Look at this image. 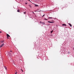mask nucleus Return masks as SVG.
Here are the masks:
<instances>
[{
    "mask_svg": "<svg viewBox=\"0 0 74 74\" xmlns=\"http://www.w3.org/2000/svg\"><path fill=\"white\" fill-rule=\"evenodd\" d=\"M12 61L13 65H15L16 64H15V62H14V60H12Z\"/></svg>",
    "mask_w": 74,
    "mask_h": 74,
    "instance_id": "1",
    "label": "nucleus"
},
{
    "mask_svg": "<svg viewBox=\"0 0 74 74\" xmlns=\"http://www.w3.org/2000/svg\"><path fill=\"white\" fill-rule=\"evenodd\" d=\"M35 5V7H39V6H38V5H37L36 4H35V3H33Z\"/></svg>",
    "mask_w": 74,
    "mask_h": 74,
    "instance_id": "2",
    "label": "nucleus"
},
{
    "mask_svg": "<svg viewBox=\"0 0 74 74\" xmlns=\"http://www.w3.org/2000/svg\"><path fill=\"white\" fill-rule=\"evenodd\" d=\"M8 54L9 55H10L11 56L12 55V54L10 53V52H8Z\"/></svg>",
    "mask_w": 74,
    "mask_h": 74,
    "instance_id": "3",
    "label": "nucleus"
},
{
    "mask_svg": "<svg viewBox=\"0 0 74 74\" xmlns=\"http://www.w3.org/2000/svg\"><path fill=\"white\" fill-rule=\"evenodd\" d=\"M62 26H63L66 27V24H62Z\"/></svg>",
    "mask_w": 74,
    "mask_h": 74,
    "instance_id": "4",
    "label": "nucleus"
},
{
    "mask_svg": "<svg viewBox=\"0 0 74 74\" xmlns=\"http://www.w3.org/2000/svg\"><path fill=\"white\" fill-rule=\"evenodd\" d=\"M47 22H48V23H53V22H52L51 21H48Z\"/></svg>",
    "mask_w": 74,
    "mask_h": 74,
    "instance_id": "5",
    "label": "nucleus"
},
{
    "mask_svg": "<svg viewBox=\"0 0 74 74\" xmlns=\"http://www.w3.org/2000/svg\"><path fill=\"white\" fill-rule=\"evenodd\" d=\"M4 45V44H2V45H1V47H3V45Z\"/></svg>",
    "mask_w": 74,
    "mask_h": 74,
    "instance_id": "6",
    "label": "nucleus"
},
{
    "mask_svg": "<svg viewBox=\"0 0 74 74\" xmlns=\"http://www.w3.org/2000/svg\"><path fill=\"white\" fill-rule=\"evenodd\" d=\"M7 37H10V35H8V34H7Z\"/></svg>",
    "mask_w": 74,
    "mask_h": 74,
    "instance_id": "7",
    "label": "nucleus"
},
{
    "mask_svg": "<svg viewBox=\"0 0 74 74\" xmlns=\"http://www.w3.org/2000/svg\"><path fill=\"white\" fill-rule=\"evenodd\" d=\"M69 25L71 27V26H72V25H71V24L70 23H69Z\"/></svg>",
    "mask_w": 74,
    "mask_h": 74,
    "instance_id": "8",
    "label": "nucleus"
},
{
    "mask_svg": "<svg viewBox=\"0 0 74 74\" xmlns=\"http://www.w3.org/2000/svg\"><path fill=\"white\" fill-rule=\"evenodd\" d=\"M5 69L6 70H7V67L5 66H4Z\"/></svg>",
    "mask_w": 74,
    "mask_h": 74,
    "instance_id": "9",
    "label": "nucleus"
},
{
    "mask_svg": "<svg viewBox=\"0 0 74 74\" xmlns=\"http://www.w3.org/2000/svg\"><path fill=\"white\" fill-rule=\"evenodd\" d=\"M48 18V19H53V18L52 17H49Z\"/></svg>",
    "mask_w": 74,
    "mask_h": 74,
    "instance_id": "10",
    "label": "nucleus"
},
{
    "mask_svg": "<svg viewBox=\"0 0 74 74\" xmlns=\"http://www.w3.org/2000/svg\"><path fill=\"white\" fill-rule=\"evenodd\" d=\"M53 32V30H52V31H51L50 32L51 33H52V32Z\"/></svg>",
    "mask_w": 74,
    "mask_h": 74,
    "instance_id": "11",
    "label": "nucleus"
},
{
    "mask_svg": "<svg viewBox=\"0 0 74 74\" xmlns=\"http://www.w3.org/2000/svg\"><path fill=\"white\" fill-rule=\"evenodd\" d=\"M42 23L43 25H44V24H45V23H44V22Z\"/></svg>",
    "mask_w": 74,
    "mask_h": 74,
    "instance_id": "12",
    "label": "nucleus"
},
{
    "mask_svg": "<svg viewBox=\"0 0 74 74\" xmlns=\"http://www.w3.org/2000/svg\"><path fill=\"white\" fill-rule=\"evenodd\" d=\"M17 12H19V10H17Z\"/></svg>",
    "mask_w": 74,
    "mask_h": 74,
    "instance_id": "13",
    "label": "nucleus"
},
{
    "mask_svg": "<svg viewBox=\"0 0 74 74\" xmlns=\"http://www.w3.org/2000/svg\"><path fill=\"white\" fill-rule=\"evenodd\" d=\"M3 42H4V41H1V43H3Z\"/></svg>",
    "mask_w": 74,
    "mask_h": 74,
    "instance_id": "14",
    "label": "nucleus"
},
{
    "mask_svg": "<svg viewBox=\"0 0 74 74\" xmlns=\"http://www.w3.org/2000/svg\"><path fill=\"white\" fill-rule=\"evenodd\" d=\"M45 16V14H44L42 16V17H43V16Z\"/></svg>",
    "mask_w": 74,
    "mask_h": 74,
    "instance_id": "15",
    "label": "nucleus"
},
{
    "mask_svg": "<svg viewBox=\"0 0 74 74\" xmlns=\"http://www.w3.org/2000/svg\"><path fill=\"white\" fill-rule=\"evenodd\" d=\"M45 20H48V19H46V18H45Z\"/></svg>",
    "mask_w": 74,
    "mask_h": 74,
    "instance_id": "16",
    "label": "nucleus"
},
{
    "mask_svg": "<svg viewBox=\"0 0 74 74\" xmlns=\"http://www.w3.org/2000/svg\"><path fill=\"white\" fill-rule=\"evenodd\" d=\"M21 70L23 72V70L22 69H21Z\"/></svg>",
    "mask_w": 74,
    "mask_h": 74,
    "instance_id": "17",
    "label": "nucleus"
},
{
    "mask_svg": "<svg viewBox=\"0 0 74 74\" xmlns=\"http://www.w3.org/2000/svg\"><path fill=\"white\" fill-rule=\"evenodd\" d=\"M24 14H26V12H24Z\"/></svg>",
    "mask_w": 74,
    "mask_h": 74,
    "instance_id": "18",
    "label": "nucleus"
},
{
    "mask_svg": "<svg viewBox=\"0 0 74 74\" xmlns=\"http://www.w3.org/2000/svg\"><path fill=\"white\" fill-rule=\"evenodd\" d=\"M25 4H27V3H25Z\"/></svg>",
    "mask_w": 74,
    "mask_h": 74,
    "instance_id": "19",
    "label": "nucleus"
},
{
    "mask_svg": "<svg viewBox=\"0 0 74 74\" xmlns=\"http://www.w3.org/2000/svg\"><path fill=\"white\" fill-rule=\"evenodd\" d=\"M17 74V72H16L15 73V74Z\"/></svg>",
    "mask_w": 74,
    "mask_h": 74,
    "instance_id": "20",
    "label": "nucleus"
},
{
    "mask_svg": "<svg viewBox=\"0 0 74 74\" xmlns=\"http://www.w3.org/2000/svg\"><path fill=\"white\" fill-rule=\"evenodd\" d=\"M40 23H42L41 22V21H40Z\"/></svg>",
    "mask_w": 74,
    "mask_h": 74,
    "instance_id": "21",
    "label": "nucleus"
},
{
    "mask_svg": "<svg viewBox=\"0 0 74 74\" xmlns=\"http://www.w3.org/2000/svg\"><path fill=\"white\" fill-rule=\"evenodd\" d=\"M0 33H2V32H1V31H0Z\"/></svg>",
    "mask_w": 74,
    "mask_h": 74,
    "instance_id": "22",
    "label": "nucleus"
},
{
    "mask_svg": "<svg viewBox=\"0 0 74 74\" xmlns=\"http://www.w3.org/2000/svg\"><path fill=\"white\" fill-rule=\"evenodd\" d=\"M33 13V14H35L34 13V12H32Z\"/></svg>",
    "mask_w": 74,
    "mask_h": 74,
    "instance_id": "23",
    "label": "nucleus"
},
{
    "mask_svg": "<svg viewBox=\"0 0 74 74\" xmlns=\"http://www.w3.org/2000/svg\"><path fill=\"white\" fill-rule=\"evenodd\" d=\"M47 25L48 26V25Z\"/></svg>",
    "mask_w": 74,
    "mask_h": 74,
    "instance_id": "24",
    "label": "nucleus"
},
{
    "mask_svg": "<svg viewBox=\"0 0 74 74\" xmlns=\"http://www.w3.org/2000/svg\"><path fill=\"white\" fill-rule=\"evenodd\" d=\"M7 38H8V37H7Z\"/></svg>",
    "mask_w": 74,
    "mask_h": 74,
    "instance_id": "25",
    "label": "nucleus"
},
{
    "mask_svg": "<svg viewBox=\"0 0 74 74\" xmlns=\"http://www.w3.org/2000/svg\"><path fill=\"white\" fill-rule=\"evenodd\" d=\"M10 51L11 52H12V51Z\"/></svg>",
    "mask_w": 74,
    "mask_h": 74,
    "instance_id": "26",
    "label": "nucleus"
},
{
    "mask_svg": "<svg viewBox=\"0 0 74 74\" xmlns=\"http://www.w3.org/2000/svg\"><path fill=\"white\" fill-rule=\"evenodd\" d=\"M38 0L39 1H40V0Z\"/></svg>",
    "mask_w": 74,
    "mask_h": 74,
    "instance_id": "27",
    "label": "nucleus"
},
{
    "mask_svg": "<svg viewBox=\"0 0 74 74\" xmlns=\"http://www.w3.org/2000/svg\"><path fill=\"white\" fill-rule=\"evenodd\" d=\"M0 47H1V46H0Z\"/></svg>",
    "mask_w": 74,
    "mask_h": 74,
    "instance_id": "28",
    "label": "nucleus"
},
{
    "mask_svg": "<svg viewBox=\"0 0 74 74\" xmlns=\"http://www.w3.org/2000/svg\"><path fill=\"white\" fill-rule=\"evenodd\" d=\"M35 12H36V11H35Z\"/></svg>",
    "mask_w": 74,
    "mask_h": 74,
    "instance_id": "29",
    "label": "nucleus"
},
{
    "mask_svg": "<svg viewBox=\"0 0 74 74\" xmlns=\"http://www.w3.org/2000/svg\"><path fill=\"white\" fill-rule=\"evenodd\" d=\"M30 6H31V5H30Z\"/></svg>",
    "mask_w": 74,
    "mask_h": 74,
    "instance_id": "30",
    "label": "nucleus"
}]
</instances>
